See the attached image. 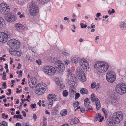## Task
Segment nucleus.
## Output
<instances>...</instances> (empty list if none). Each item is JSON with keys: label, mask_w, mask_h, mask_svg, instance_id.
<instances>
[{"label": "nucleus", "mask_w": 126, "mask_h": 126, "mask_svg": "<svg viewBox=\"0 0 126 126\" xmlns=\"http://www.w3.org/2000/svg\"><path fill=\"white\" fill-rule=\"evenodd\" d=\"M109 66L108 64L105 62H98L94 65V68L99 73H103L108 70Z\"/></svg>", "instance_id": "obj_1"}, {"label": "nucleus", "mask_w": 126, "mask_h": 126, "mask_svg": "<svg viewBox=\"0 0 126 126\" xmlns=\"http://www.w3.org/2000/svg\"><path fill=\"white\" fill-rule=\"evenodd\" d=\"M47 88L46 84L43 83H39L37 85L35 89V93L38 95L43 94Z\"/></svg>", "instance_id": "obj_2"}, {"label": "nucleus", "mask_w": 126, "mask_h": 126, "mask_svg": "<svg viewBox=\"0 0 126 126\" xmlns=\"http://www.w3.org/2000/svg\"><path fill=\"white\" fill-rule=\"evenodd\" d=\"M29 11L30 15L34 16L36 15L39 12L38 7L35 2L32 1L29 5Z\"/></svg>", "instance_id": "obj_3"}, {"label": "nucleus", "mask_w": 126, "mask_h": 126, "mask_svg": "<svg viewBox=\"0 0 126 126\" xmlns=\"http://www.w3.org/2000/svg\"><path fill=\"white\" fill-rule=\"evenodd\" d=\"M123 114L121 111L115 112L113 114L112 120L115 124L119 123L123 119Z\"/></svg>", "instance_id": "obj_4"}, {"label": "nucleus", "mask_w": 126, "mask_h": 126, "mask_svg": "<svg viewBox=\"0 0 126 126\" xmlns=\"http://www.w3.org/2000/svg\"><path fill=\"white\" fill-rule=\"evenodd\" d=\"M117 93L120 95L125 94L126 92V84L123 83H119L115 88Z\"/></svg>", "instance_id": "obj_5"}, {"label": "nucleus", "mask_w": 126, "mask_h": 126, "mask_svg": "<svg viewBox=\"0 0 126 126\" xmlns=\"http://www.w3.org/2000/svg\"><path fill=\"white\" fill-rule=\"evenodd\" d=\"M8 44L11 49H15L19 48L20 46L19 42L15 39L10 40L8 41Z\"/></svg>", "instance_id": "obj_6"}, {"label": "nucleus", "mask_w": 126, "mask_h": 126, "mask_svg": "<svg viewBox=\"0 0 126 126\" xmlns=\"http://www.w3.org/2000/svg\"><path fill=\"white\" fill-rule=\"evenodd\" d=\"M11 34L7 32L0 33V42L4 43L6 42L8 38H10Z\"/></svg>", "instance_id": "obj_7"}, {"label": "nucleus", "mask_w": 126, "mask_h": 126, "mask_svg": "<svg viewBox=\"0 0 126 126\" xmlns=\"http://www.w3.org/2000/svg\"><path fill=\"white\" fill-rule=\"evenodd\" d=\"M77 75L78 76V78L81 81H86V77L85 74L82 70L79 68L76 69V71Z\"/></svg>", "instance_id": "obj_8"}, {"label": "nucleus", "mask_w": 126, "mask_h": 126, "mask_svg": "<svg viewBox=\"0 0 126 126\" xmlns=\"http://www.w3.org/2000/svg\"><path fill=\"white\" fill-rule=\"evenodd\" d=\"M54 66L57 68L56 70L59 73H61L63 71V63L62 61L60 60L56 61L54 63Z\"/></svg>", "instance_id": "obj_9"}, {"label": "nucleus", "mask_w": 126, "mask_h": 126, "mask_svg": "<svg viewBox=\"0 0 126 126\" xmlns=\"http://www.w3.org/2000/svg\"><path fill=\"white\" fill-rule=\"evenodd\" d=\"M56 95L54 94H48L47 97L48 101L49 103L48 106H51L50 108H51L53 105V102L56 100L55 97Z\"/></svg>", "instance_id": "obj_10"}, {"label": "nucleus", "mask_w": 126, "mask_h": 126, "mask_svg": "<svg viewBox=\"0 0 126 126\" xmlns=\"http://www.w3.org/2000/svg\"><path fill=\"white\" fill-rule=\"evenodd\" d=\"M5 19L7 22L11 23L15 21L16 18L14 15H12L10 13L5 17Z\"/></svg>", "instance_id": "obj_11"}, {"label": "nucleus", "mask_w": 126, "mask_h": 126, "mask_svg": "<svg viewBox=\"0 0 126 126\" xmlns=\"http://www.w3.org/2000/svg\"><path fill=\"white\" fill-rule=\"evenodd\" d=\"M106 78L109 82L111 83L114 82L115 79V77L111 72H109L107 73L106 76Z\"/></svg>", "instance_id": "obj_12"}, {"label": "nucleus", "mask_w": 126, "mask_h": 126, "mask_svg": "<svg viewBox=\"0 0 126 126\" xmlns=\"http://www.w3.org/2000/svg\"><path fill=\"white\" fill-rule=\"evenodd\" d=\"M79 63L80 66L85 70L86 69L87 67L89 66L88 62H87V60L84 59H81Z\"/></svg>", "instance_id": "obj_13"}, {"label": "nucleus", "mask_w": 126, "mask_h": 126, "mask_svg": "<svg viewBox=\"0 0 126 126\" xmlns=\"http://www.w3.org/2000/svg\"><path fill=\"white\" fill-rule=\"evenodd\" d=\"M15 49H11L10 51V54L15 56L20 57L21 56V52L19 51L15 50Z\"/></svg>", "instance_id": "obj_14"}, {"label": "nucleus", "mask_w": 126, "mask_h": 126, "mask_svg": "<svg viewBox=\"0 0 126 126\" xmlns=\"http://www.w3.org/2000/svg\"><path fill=\"white\" fill-rule=\"evenodd\" d=\"M56 80H57V84L58 86H59V90L61 91H62L63 88V85L62 79L60 78L58 79H57Z\"/></svg>", "instance_id": "obj_15"}, {"label": "nucleus", "mask_w": 126, "mask_h": 126, "mask_svg": "<svg viewBox=\"0 0 126 126\" xmlns=\"http://www.w3.org/2000/svg\"><path fill=\"white\" fill-rule=\"evenodd\" d=\"M9 8H1L0 9V11L2 14L5 15H7V16L8 14L9 15V14L10 13L9 11Z\"/></svg>", "instance_id": "obj_16"}, {"label": "nucleus", "mask_w": 126, "mask_h": 126, "mask_svg": "<svg viewBox=\"0 0 126 126\" xmlns=\"http://www.w3.org/2000/svg\"><path fill=\"white\" fill-rule=\"evenodd\" d=\"M15 27L17 30L20 32L22 29H23L24 28V26L22 24L20 23L16 24Z\"/></svg>", "instance_id": "obj_17"}, {"label": "nucleus", "mask_w": 126, "mask_h": 126, "mask_svg": "<svg viewBox=\"0 0 126 126\" xmlns=\"http://www.w3.org/2000/svg\"><path fill=\"white\" fill-rule=\"evenodd\" d=\"M56 71V70L54 67L51 66L49 72H48V75L52 76L54 75Z\"/></svg>", "instance_id": "obj_18"}, {"label": "nucleus", "mask_w": 126, "mask_h": 126, "mask_svg": "<svg viewBox=\"0 0 126 126\" xmlns=\"http://www.w3.org/2000/svg\"><path fill=\"white\" fill-rule=\"evenodd\" d=\"M5 26V23L3 18L0 17V29H3Z\"/></svg>", "instance_id": "obj_19"}, {"label": "nucleus", "mask_w": 126, "mask_h": 126, "mask_svg": "<svg viewBox=\"0 0 126 126\" xmlns=\"http://www.w3.org/2000/svg\"><path fill=\"white\" fill-rule=\"evenodd\" d=\"M51 66H47L45 67L43 69V71L45 73L48 75V72H49Z\"/></svg>", "instance_id": "obj_20"}, {"label": "nucleus", "mask_w": 126, "mask_h": 126, "mask_svg": "<svg viewBox=\"0 0 126 126\" xmlns=\"http://www.w3.org/2000/svg\"><path fill=\"white\" fill-rule=\"evenodd\" d=\"M70 123L72 125L73 124H75L77 123L79 121V120L77 118H75L71 120L70 121Z\"/></svg>", "instance_id": "obj_21"}, {"label": "nucleus", "mask_w": 126, "mask_h": 126, "mask_svg": "<svg viewBox=\"0 0 126 126\" xmlns=\"http://www.w3.org/2000/svg\"><path fill=\"white\" fill-rule=\"evenodd\" d=\"M101 117L102 116L99 113H96L94 118V121H96L98 120L99 121L100 119L101 118Z\"/></svg>", "instance_id": "obj_22"}, {"label": "nucleus", "mask_w": 126, "mask_h": 126, "mask_svg": "<svg viewBox=\"0 0 126 126\" xmlns=\"http://www.w3.org/2000/svg\"><path fill=\"white\" fill-rule=\"evenodd\" d=\"M68 77L69 79H68L67 82L70 85L73 83L74 81V80L73 76H70L69 78V76H68Z\"/></svg>", "instance_id": "obj_23"}, {"label": "nucleus", "mask_w": 126, "mask_h": 126, "mask_svg": "<svg viewBox=\"0 0 126 126\" xmlns=\"http://www.w3.org/2000/svg\"><path fill=\"white\" fill-rule=\"evenodd\" d=\"M9 8V7L6 4L4 3H2L0 5V9L1 8Z\"/></svg>", "instance_id": "obj_24"}, {"label": "nucleus", "mask_w": 126, "mask_h": 126, "mask_svg": "<svg viewBox=\"0 0 126 126\" xmlns=\"http://www.w3.org/2000/svg\"><path fill=\"white\" fill-rule=\"evenodd\" d=\"M80 93L82 94H87L88 93V90L85 88H83L80 91Z\"/></svg>", "instance_id": "obj_25"}, {"label": "nucleus", "mask_w": 126, "mask_h": 126, "mask_svg": "<svg viewBox=\"0 0 126 126\" xmlns=\"http://www.w3.org/2000/svg\"><path fill=\"white\" fill-rule=\"evenodd\" d=\"M91 99L92 102L95 101L96 99L95 98V95L94 93H92L91 95Z\"/></svg>", "instance_id": "obj_26"}, {"label": "nucleus", "mask_w": 126, "mask_h": 126, "mask_svg": "<svg viewBox=\"0 0 126 126\" xmlns=\"http://www.w3.org/2000/svg\"><path fill=\"white\" fill-rule=\"evenodd\" d=\"M89 100L88 98L85 99L84 100V104L85 105H88L89 104Z\"/></svg>", "instance_id": "obj_27"}, {"label": "nucleus", "mask_w": 126, "mask_h": 126, "mask_svg": "<svg viewBox=\"0 0 126 126\" xmlns=\"http://www.w3.org/2000/svg\"><path fill=\"white\" fill-rule=\"evenodd\" d=\"M72 62L73 63L76 64L78 62V60L76 58H73L71 59Z\"/></svg>", "instance_id": "obj_28"}, {"label": "nucleus", "mask_w": 126, "mask_h": 126, "mask_svg": "<svg viewBox=\"0 0 126 126\" xmlns=\"http://www.w3.org/2000/svg\"><path fill=\"white\" fill-rule=\"evenodd\" d=\"M39 1V3H42V4L47 3L48 2L49 0H37Z\"/></svg>", "instance_id": "obj_29"}, {"label": "nucleus", "mask_w": 126, "mask_h": 126, "mask_svg": "<svg viewBox=\"0 0 126 126\" xmlns=\"http://www.w3.org/2000/svg\"><path fill=\"white\" fill-rule=\"evenodd\" d=\"M7 126V124L5 122L3 121L0 122V126Z\"/></svg>", "instance_id": "obj_30"}, {"label": "nucleus", "mask_w": 126, "mask_h": 126, "mask_svg": "<svg viewBox=\"0 0 126 126\" xmlns=\"http://www.w3.org/2000/svg\"><path fill=\"white\" fill-rule=\"evenodd\" d=\"M74 107H77L79 105V103L78 101H75L74 103Z\"/></svg>", "instance_id": "obj_31"}, {"label": "nucleus", "mask_w": 126, "mask_h": 126, "mask_svg": "<svg viewBox=\"0 0 126 126\" xmlns=\"http://www.w3.org/2000/svg\"><path fill=\"white\" fill-rule=\"evenodd\" d=\"M13 118H19L20 119H22L23 118L22 117V116L21 115L19 114L18 115H14L13 116Z\"/></svg>", "instance_id": "obj_32"}, {"label": "nucleus", "mask_w": 126, "mask_h": 126, "mask_svg": "<svg viewBox=\"0 0 126 126\" xmlns=\"http://www.w3.org/2000/svg\"><path fill=\"white\" fill-rule=\"evenodd\" d=\"M30 81L33 84L35 85H36L37 83L36 79H32L31 81Z\"/></svg>", "instance_id": "obj_33"}, {"label": "nucleus", "mask_w": 126, "mask_h": 126, "mask_svg": "<svg viewBox=\"0 0 126 126\" xmlns=\"http://www.w3.org/2000/svg\"><path fill=\"white\" fill-rule=\"evenodd\" d=\"M68 94V93L67 90H65L63 91V96L66 97Z\"/></svg>", "instance_id": "obj_34"}, {"label": "nucleus", "mask_w": 126, "mask_h": 126, "mask_svg": "<svg viewBox=\"0 0 126 126\" xmlns=\"http://www.w3.org/2000/svg\"><path fill=\"white\" fill-rule=\"evenodd\" d=\"M29 84L30 87L31 88H33L35 86V85L33 84L30 81L29 82Z\"/></svg>", "instance_id": "obj_35"}, {"label": "nucleus", "mask_w": 126, "mask_h": 126, "mask_svg": "<svg viewBox=\"0 0 126 126\" xmlns=\"http://www.w3.org/2000/svg\"><path fill=\"white\" fill-rule=\"evenodd\" d=\"M93 109V108L90 106H88L87 107V109L86 110L88 111L90 110H92Z\"/></svg>", "instance_id": "obj_36"}, {"label": "nucleus", "mask_w": 126, "mask_h": 126, "mask_svg": "<svg viewBox=\"0 0 126 126\" xmlns=\"http://www.w3.org/2000/svg\"><path fill=\"white\" fill-rule=\"evenodd\" d=\"M125 24L123 22H121V23L120 28L121 29H123L124 28V26H125Z\"/></svg>", "instance_id": "obj_37"}, {"label": "nucleus", "mask_w": 126, "mask_h": 126, "mask_svg": "<svg viewBox=\"0 0 126 126\" xmlns=\"http://www.w3.org/2000/svg\"><path fill=\"white\" fill-rule=\"evenodd\" d=\"M80 96V94L79 93H77L75 94V99L76 100L78 99Z\"/></svg>", "instance_id": "obj_38"}, {"label": "nucleus", "mask_w": 126, "mask_h": 126, "mask_svg": "<svg viewBox=\"0 0 126 126\" xmlns=\"http://www.w3.org/2000/svg\"><path fill=\"white\" fill-rule=\"evenodd\" d=\"M63 54L64 55L66 56H68L69 54V53L68 52H67L65 50V51L64 53H63Z\"/></svg>", "instance_id": "obj_39"}, {"label": "nucleus", "mask_w": 126, "mask_h": 126, "mask_svg": "<svg viewBox=\"0 0 126 126\" xmlns=\"http://www.w3.org/2000/svg\"><path fill=\"white\" fill-rule=\"evenodd\" d=\"M64 64L66 66V65H67L68 64L70 63V61L68 60H66L64 61Z\"/></svg>", "instance_id": "obj_40"}, {"label": "nucleus", "mask_w": 126, "mask_h": 126, "mask_svg": "<svg viewBox=\"0 0 126 126\" xmlns=\"http://www.w3.org/2000/svg\"><path fill=\"white\" fill-rule=\"evenodd\" d=\"M96 108L97 110H98L100 109V108L101 106H100V104H96Z\"/></svg>", "instance_id": "obj_41"}, {"label": "nucleus", "mask_w": 126, "mask_h": 126, "mask_svg": "<svg viewBox=\"0 0 126 126\" xmlns=\"http://www.w3.org/2000/svg\"><path fill=\"white\" fill-rule=\"evenodd\" d=\"M67 72H68V74L70 76H72V73L71 72V71L69 69L67 70Z\"/></svg>", "instance_id": "obj_42"}, {"label": "nucleus", "mask_w": 126, "mask_h": 126, "mask_svg": "<svg viewBox=\"0 0 126 126\" xmlns=\"http://www.w3.org/2000/svg\"><path fill=\"white\" fill-rule=\"evenodd\" d=\"M67 114V112L66 109L63 110V116H65Z\"/></svg>", "instance_id": "obj_43"}, {"label": "nucleus", "mask_w": 126, "mask_h": 126, "mask_svg": "<svg viewBox=\"0 0 126 126\" xmlns=\"http://www.w3.org/2000/svg\"><path fill=\"white\" fill-rule=\"evenodd\" d=\"M71 88L70 89V92L71 93H73L74 94L75 93V92L73 90V89H72L71 88H73L74 87L73 86H71Z\"/></svg>", "instance_id": "obj_44"}, {"label": "nucleus", "mask_w": 126, "mask_h": 126, "mask_svg": "<svg viewBox=\"0 0 126 126\" xmlns=\"http://www.w3.org/2000/svg\"><path fill=\"white\" fill-rule=\"evenodd\" d=\"M95 87L96 88V90H98L100 87L99 84V83H97V84L96 85Z\"/></svg>", "instance_id": "obj_45"}, {"label": "nucleus", "mask_w": 126, "mask_h": 126, "mask_svg": "<svg viewBox=\"0 0 126 126\" xmlns=\"http://www.w3.org/2000/svg\"><path fill=\"white\" fill-rule=\"evenodd\" d=\"M33 117L34 119V121H36L37 118V117L36 115L35 114H33Z\"/></svg>", "instance_id": "obj_46"}, {"label": "nucleus", "mask_w": 126, "mask_h": 126, "mask_svg": "<svg viewBox=\"0 0 126 126\" xmlns=\"http://www.w3.org/2000/svg\"><path fill=\"white\" fill-rule=\"evenodd\" d=\"M36 104L35 103L32 104L31 105V107L32 109H34L35 108Z\"/></svg>", "instance_id": "obj_47"}, {"label": "nucleus", "mask_w": 126, "mask_h": 126, "mask_svg": "<svg viewBox=\"0 0 126 126\" xmlns=\"http://www.w3.org/2000/svg\"><path fill=\"white\" fill-rule=\"evenodd\" d=\"M95 101V104L96 105V104H100L99 100L98 98H96Z\"/></svg>", "instance_id": "obj_48"}, {"label": "nucleus", "mask_w": 126, "mask_h": 126, "mask_svg": "<svg viewBox=\"0 0 126 126\" xmlns=\"http://www.w3.org/2000/svg\"><path fill=\"white\" fill-rule=\"evenodd\" d=\"M84 24L83 23H81L80 24V25H81V28H86L87 27V25L86 24H85L84 25V26H83Z\"/></svg>", "instance_id": "obj_49"}, {"label": "nucleus", "mask_w": 126, "mask_h": 126, "mask_svg": "<svg viewBox=\"0 0 126 126\" xmlns=\"http://www.w3.org/2000/svg\"><path fill=\"white\" fill-rule=\"evenodd\" d=\"M96 87V85L94 83H92L91 84V87L93 89L94 88Z\"/></svg>", "instance_id": "obj_50"}, {"label": "nucleus", "mask_w": 126, "mask_h": 126, "mask_svg": "<svg viewBox=\"0 0 126 126\" xmlns=\"http://www.w3.org/2000/svg\"><path fill=\"white\" fill-rule=\"evenodd\" d=\"M102 110L103 112V113H104V114H105V115L106 114V113H107V111L105 109V108H102Z\"/></svg>", "instance_id": "obj_51"}, {"label": "nucleus", "mask_w": 126, "mask_h": 126, "mask_svg": "<svg viewBox=\"0 0 126 126\" xmlns=\"http://www.w3.org/2000/svg\"><path fill=\"white\" fill-rule=\"evenodd\" d=\"M22 71L20 70V71L19 74L18 75V77L19 78H20L22 76Z\"/></svg>", "instance_id": "obj_52"}, {"label": "nucleus", "mask_w": 126, "mask_h": 126, "mask_svg": "<svg viewBox=\"0 0 126 126\" xmlns=\"http://www.w3.org/2000/svg\"><path fill=\"white\" fill-rule=\"evenodd\" d=\"M85 110L84 108H81L80 109V111L82 113L84 112Z\"/></svg>", "instance_id": "obj_53"}, {"label": "nucleus", "mask_w": 126, "mask_h": 126, "mask_svg": "<svg viewBox=\"0 0 126 126\" xmlns=\"http://www.w3.org/2000/svg\"><path fill=\"white\" fill-rule=\"evenodd\" d=\"M20 18H21L23 17H25L24 15V14H21L19 16Z\"/></svg>", "instance_id": "obj_54"}, {"label": "nucleus", "mask_w": 126, "mask_h": 126, "mask_svg": "<svg viewBox=\"0 0 126 126\" xmlns=\"http://www.w3.org/2000/svg\"><path fill=\"white\" fill-rule=\"evenodd\" d=\"M39 102H38L37 103V104L40 107L41 106V101L40 100H39Z\"/></svg>", "instance_id": "obj_55"}, {"label": "nucleus", "mask_w": 126, "mask_h": 126, "mask_svg": "<svg viewBox=\"0 0 126 126\" xmlns=\"http://www.w3.org/2000/svg\"><path fill=\"white\" fill-rule=\"evenodd\" d=\"M2 79L4 80H5L6 79V75H3V77L2 78Z\"/></svg>", "instance_id": "obj_56"}, {"label": "nucleus", "mask_w": 126, "mask_h": 126, "mask_svg": "<svg viewBox=\"0 0 126 126\" xmlns=\"http://www.w3.org/2000/svg\"><path fill=\"white\" fill-rule=\"evenodd\" d=\"M21 125L19 123H17L16 124V126H21Z\"/></svg>", "instance_id": "obj_57"}, {"label": "nucleus", "mask_w": 126, "mask_h": 126, "mask_svg": "<svg viewBox=\"0 0 126 126\" xmlns=\"http://www.w3.org/2000/svg\"><path fill=\"white\" fill-rule=\"evenodd\" d=\"M104 119V118L103 117H102V116L100 118V119L99 120V122H102V120Z\"/></svg>", "instance_id": "obj_58"}, {"label": "nucleus", "mask_w": 126, "mask_h": 126, "mask_svg": "<svg viewBox=\"0 0 126 126\" xmlns=\"http://www.w3.org/2000/svg\"><path fill=\"white\" fill-rule=\"evenodd\" d=\"M6 83L4 82L3 84V85L4 86V88L5 89L6 88L7 86L6 85Z\"/></svg>", "instance_id": "obj_59"}, {"label": "nucleus", "mask_w": 126, "mask_h": 126, "mask_svg": "<svg viewBox=\"0 0 126 126\" xmlns=\"http://www.w3.org/2000/svg\"><path fill=\"white\" fill-rule=\"evenodd\" d=\"M101 15V14L99 13H97L96 14V17H99Z\"/></svg>", "instance_id": "obj_60"}, {"label": "nucleus", "mask_w": 126, "mask_h": 126, "mask_svg": "<svg viewBox=\"0 0 126 126\" xmlns=\"http://www.w3.org/2000/svg\"><path fill=\"white\" fill-rule=\"evenodd\" d=\"M95 27V25H93V24H92L91 26V27L92 28H94Z\"/></svg>", "instance_id": "obj_61"}, {"label": "nucleus", "mask_w": 126, "mask_h": 126, "mask_svg": "<svg viewBox=\"0 0 126 126\" xmlns=\"http://www.w3.org/2000/svg\"><path fill=\"white\" fill-rule=\"evenodd\" d=\"M43 126H46L47 122L46 121H45L44 123H43Z\"/></svg>", "instance_id": "obj_62"}, {"label": "nucleus", "mask_w": 126, "mask_h": 126, "mask_svg": "<svg viewBox=\"0 0 126 126\" xmlns=\"http://www.w3.org/2000/svg\"><path fill=\"white\" fill-rule=\"evenodd\" d=\"M115 101V99H113L112 101H111V102H110V103H111L112 104H113L115 102H114Z\"/></svg>", "instance_id": "obj_63"}, {"label": "nucleus", "mask_w": 126, "mask_h": 126, "mask_svg": "<svg viewBox=\"0 0 126 126\" xmlns=\"http://www.w3.org/2000/svg\"><path fill=\"white\" fill-rule=\"evenodd\" d=\"M22 126H29V125H27L26 124H24Z\"/></svg>", "instance_id": "obj_64"}]
</instances>
